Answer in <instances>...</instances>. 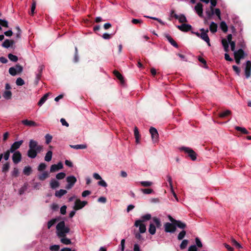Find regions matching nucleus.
Instances as JSON below:
<instances>
[{"mask_svg":"<svg viewBox=\"0 0 251 251\" xmlns=\"http://www.w3.org/2000/svg\"><path fill=\"white\" fill-rule=\"evenodd\" d=\"M29 150L27 155L30 158H35L37 154L40 153L43 150V146L38 145V142L33 139H30L29 142Z\"/></svg>","mask_w":251,"mask_h":251,"instance_id":"obj_1","label":"nucleus"},{"mask_svg":"<svg viewBox=\"0 0 251 251\" xmlns=\"http://www.w3.org/2000/svg\"><path fill=\"white\" fill-rule=\"evenodd\" d=\"M152 220V222H150L148 231L150 234L154 235L156 232V228H161L162 224L160 219L156 217H153Z\"/></svg>","mask_w":251,"mask_h":251,"instance_id":"obj_2","label":"nucleus"},{"mask_svg":"<svg viewBox=\"0 0 251 251\" xmlns=\"http://www.w3.org/2000/svg\"><path fill=\"white\" fill-rule=\"evenodd\" d=\"M58 235H64L65 234L69 233L70 228L65 225L64 221H61L58 223L56 227Z\"/></svg>","mask_w":251,"mask_h":251,"instance_id":"obj_3","label":"nucleus"},{"mask_svg":"<svg viewBox=\"0 0 251 251\" xmlns=\"http://www.w3.org/2000/svg\"><path fill=\"white\" fill-rule=\"evenodd\" d=\"M169 219L170 221L172 222L171 223L176 224L177 226V227L180 229L181 230L179 231L178 235H185L186 234V231L184 230V228L186 227V225L185 223L181 222L179 220H176L172 218L171 216H169Z\"/></svg>","mask_w":251,"mask_h":251,"instance_id":"obj_4","label":"nucleus"},{"mask_svg":"<svg viewBox=\"0 0 251 251\" xmlns=\"http://www.w3.org/2000/svg\"><path fill=\"white\" fill-rule=\"evenodd\" d=\"M164 226V230L166 232L173 233L176 231H179L177 226L174 223H166L165 224Z\"/></svg>","mask_w":251,"mask_h":251,"instance_id":"obj_5","label":"nucleus"},{"mask_svg":"<svg viewBox=\"0 0 251 251\" xmlns=\"http://www.w3.org/2000/svg\"><path fill=\"white\" fill-rule=\"evenodd\" d=\"M180 150L181 151H184L185 153H187L190 158L194 161L197 158V154L196 152L191 148L188 147H181Z\"/></svg>","mask_w":251,"mask_h":251,"instance_id":"obj_6","label":"nucleus"},{"mask_svg":"<svg viewBox=\"0 0 251 251\" xmlns=\"http://www.w3.org/2000/svg\"><path fill=\"white\" fill-rule=\"evenodd\" d=\"M23 70V68L21 65H16L15 67L9 69V73L11 75L15 76L17 74L21 73Z\"/></svg>","mask_w":251,"mask_h":251,"instance_id":"obj_7","label":"nucleus"},{"mask_svg":"<svg viewBox=\"0 0 251 251\" xmlns=\"http://www.w3.org/2000/svg\"><path fill=\"white\" fill-rule=\"evenodd\" d=\"M68 184L66 186V188L68 190L71 189L76 182V178L74 176H68L66 178Z\"/></svg>","mask_w":251,"mask_h":251,"instance_id":"obj_8","label":"nucleus"},{"mask_svg":"<svg viewBox=\"0 0 251 251\" xmlns=\"http://www.w3.org/2000/svg\"><path fill=\"white\" fill-rule=\"evenodd\" d=\"M205 13L208 19H210L214 14L220 18V9L218 8L216 9L214 11V8H210L206 10Z\"/></svg>","mask_w":251,"mask_h":251,"instance_id":"obj_9","label":"nucleus"},{"mask_svg":"<svg viewBox=\"0 0 251 251\" xmlns=\"http://www.w3.org/2000/svg\"><path fill=\"white\" fill-rule=\"evenodd\" d=\"M201 32L199 37L205 41L209 46H210V40L207 35V32H208V29L205 30L204 28H201Z\"/></svg>","mask_w":251,"mask_h":251,"instance_id":"obj_10","label":"nucleus"},{"mask_svg":"<svg viewBox=\"0 0 251 251\" xmlns=\"http://www.w3.org/2000/svg\"><path fill=\"white\" fill-rule=\"evenodd\" d=\"M12 159L15 164H17L22 160V154L20 151L12 152Z\"/></svg>","mask_w":251,"mask_h":251,"instance_id":"obj_11","label":"nucleus"},{"mask_svg":"<svg viewBox=\"0 0 251 251\" xmlns=\"http://www.w3.org/2000/svg\"><path fill=\"white\" fill-rule=\"evenodd\" d=\"M23 142L24 141L22 140L14 142L9 149V151H11V152H16L17 151V150L20 148Z\"/></svg>","mask_w":251,"mask_h":251,"instance_id":"obj_12","label":"nucleus"},{"mask_svg":"<svg viewBox=\"0 0 251 251\" xmlns=\"http://www.w3.org/2000/svg\"><path fill=\"white\" fill-rule=\"evenodd\" d=\"M150 132L151 134L153 142H157L158 139V133L156 129L154 127H151L150 129Z\"/></svg>","mask_w":251,"mask_h":251,"instance_id":"obj_13","label":"nucleus"},{"mask_svg":"<svg viewBox=\"0 0 251 251\" xmlns=\"http://www.w3.org/2000/svg\"><path fill=\"white\" fill-rule=\"evenodd\" d=\"M87 203L86 201H81L79 199H77L75 203L74 209L75 210H79L84 207Z\"/></svg>","mask_w":251,"mask_h":251,"instance_id":"obj_14","label":"nucleus"},{"mask_svg":"<svg viewBox=\"0 0 251 251\" xmlns=\"http://www.w3.org/2000/svg\"><path fill=\"white\" fill-rule=\"evenodd\" d=\"M232 40V35L231 34H229L227 36V40L224 39L222 40V43L224 47L225 50L226 51H227L228 50V43H229L230 41H231Z\"/></svg>","mask_w":251,"mask_h":251,"instance_id":"obj_15","label":"nucleus"},{"mask_svg":"<svg viewBox=\"0 0 251 251\" xmlns=\"http://www.w3.org/2000/svg\"><path fill=\"white\" fill-rule=\"evenodd\" d=\"M251 62L250 61H247L246 62V67L245 69V74L246 77L248 78L251 76Z\"/></svg>","mask_w":251,"mask_h":251,"instance_id":"obj_16","label":"nucleus"},{"mask_svg":"<svg viewBox=\"0 0 251 251\" xmlns=\"http://www.w3.org/2000/svg\"><path fill=\"white\" fill-rule=\"evenodd\" d=\"M24 125L29 127H35L38 126V125L33 121L28 120L27 119L21 121Z\"/></svg>","mask_w":251,"mask_h":251,"instance_id":"obj_17","label":"nucleus"},{"mask_svg":"<svg viewBox=\"0 0 251 251\" xmlns=\"http://www.w3.org/2000/svg\"><path fill=\"white\" fill-rule=\"evenodd\" d=\"M195 10L200 17H203V8L202 5L201 3H197L196 5L195 6Z\"/></svg>","mask_w":251,"mask_h":251,"instance_id":"obj_18","label":"nucleus"},{"mask_svg":"<svg viewBox=\"0 0 251 251\" xmlns=\"http://www.w3.org/2000/svg\"><path fill=\"white\" fill-rule=\"evenodd\" d=\"M151 219V215L150 214H146L141 217L140 219L136 221V224H138L139 222L144 223L149 221Z\"/></svg>","mask_w":251,"mask_h":251,"instance_id":"obj_19","label":"nucleus"},{"mask_svg":"<svg viewBox=\"0 0 251 251\" xmlns=\"http://www.w3.org/2000/svg\"><path fill=\"white\" fill-rule=\"evenodd\" d=\"M63 167V166L62 163L61 162H58L57 164H53L51 166L50 171V172H56L60 169H62Z\"/></svg>","mask_w":251,"mask_h":251,"instance_id":"obj_20","label":"nucleus"},{"mask_svg":"<svg viewBox=\"0 0 251 251\" xmlns=\"http://www.w3.org/2000/svg\"><path fill=\"white\" fill-rule=\"evenodd\" d=\"M134 226L136 227H139V233H144L146 231V226L143 223L139 222L137 225L136 224V222L134 223Z\"/></svg>","mask_w":251,"mask_h":251,"instance_id":"obj_21","label":"nucleus"},{"mask_svg":"<svg viewBox=\"0 0 251 251\" xmlns=\"http://www.w3.org/2000/svg\"><path fill=\"white\" fill-rule=\"evenodd\" d=\"M234 58H239L243 59L245 56V53L242 49H240L237 51H234Z\"/></svg>","mask_w":251,"mask_h":251,"instance_id":"obj_22","label":"nucleus"},{"mask_svg":"<svg viewBox=\"0 0 251 251\" xmlns=\"http://www.w3.org/2000/svg\"><path fill=\"white\" fill-rule=\"evenodd\" d=\"M177 27L183 31H188L190 30L192 28L191 25L185 24H183L181 25H177Z\"/></svg>","mask_w":251,"mask_h":251,"instance_id":"obj_23","label":"nucleus"},{"mask_svg":"<svg viewBox=\"0 0 251 251\" xmlns=\"http://www.w3.org/2000/svg\"><path fill=\"white\" fill-rule=\"evenodd\" d=\"M59 182L55 179H51L50 181V187L51 188L54 189L59 186Z\"/></svg>","mask_w":251,"mask_h":251,"instance_id":"obj_24","label":"nucleus"},{"mask_svg":"<svg viewBox=\"0 0 251 251\" xmlns=\"http://www.w3.org/2000/svg\"><path fill=\"white\" fill-rule=\"evenodd\" d=\"M12 92L10 90H5L2 93V97L6 100H10L12 98Z\"/></svg>","mask_w":251,"mask_h":251,"instance_id":"obj_25","label":"nucleus"},{"mask_svg":"<svg viewBox=\"0 0 251 251\" xmlns=\"http://www.w3.org/2000/svg\"><path fill=\"white\" fill-rule=\"evenodd\" d=\"M165 37L168 40V41L170 42V43L176 48H178V45L177 43L174 40V39L171 37L169 34H166Z\"/></svg>","mask_w":251,"mask_h":251,"instance_id":"obj_26","label":"nucleus"},{"mask_svg":"<svg viewBox=\"0 0 251 251\" xmlns=\"http://www.w3.org/2000/svg\"><path fill=\"white\" fill-rule=\"evenodd\" d=\"M48 97H49V94L48 93L46 94L43 97H42L40 99V100L39 101V102L38 103V105L39 106H42L45 102V101L47 100Z\"/></svg>","mask_w":251,"mask_h":251,"instance_id":"obj_27","label":"nucleus"},{"mask_svg":"<svg viewBox=\"0 0 251 251\" xmlns=\"http://www.w3.org/2000/svg\"><path fill=\"white\" fill-rule=\"evenodd\" d=\"M70 146L71 148L76 150L85 149L87 148V145L86 144L70 145Z\"/></svg>","mask_w":251,"mask_h":251,"instance_id":"obj_28","label":"nucleus"},{"mask_svg":"<svg viewBox=\"0 0 251 251\" xmlns=\"http://www.w3.org/2000/svg\"><path fill=\"white\" fill-rule=\"evenodd\" d=\"M67 193V191L64 189H60L55 192V196L58 198H61Z\"/></svg>","mask_w":251,"mask_h":251,"instance_id":"obj_29","label":"nucleus"},{"mask_svg":"<svg viewBox=\"0 0 251 251\" xmlns=\"http://www.w3.org/2000/svg\"><path fill=\"white\" fill-rule=\"evenodd\" d=\"M49 176V174L48 172H44L42 174L38 176V178L39 180L43 181L48 178Z\"/></svg>","mask_w":251,"mask_h":251,"instance_id":"obj_30","label":"nucleus"},{"mask_svg":"<svg viewBox=\"0 0 251 251\" xmlns=\"http://www.w3.org/2000/svg\"><path fill=\"white\" fill-rule=\"evenodd\" d=\"M134 134L135 138V139H136V142L137 143H139V139H140V134H139V132L138 129L137 127H135V128H134Z\"/></svg>","mask_w":251,"mask_h":251,"instance_id":"obj_31","label":"nucleus"},{"mask_svg":"<svg viewBox=\"0 0 251 251\" xmlns=\"http://www.w3.org/2000/svg\"><path fill=\"white\" fill-rule=\"evenodd\" d=\"M231 114V111L229 110H226L221 112V118H226Z\"/></svg>","mask_w":251,"mask_h":251,"instance_id":"obj_32","label":"nucleus"},{"mask_svg":"<svg viewBox=\"0 0 251 251\" xmlns=\"http://www.w3.org/2000/svg\"><path fill=\"white\" fill-rule=\"evenodd\" d=\"M217 25L214 22H212L210 25L209 29L212 33H214L217 31Z\"/></svg>","mask_w":251,"mask_h":251,"instance_id":"obj_33","label":"nucleus"},{"mask_svg":"<svg viewBox=\"0 0 251 251\" xmlns=\"http://www.w3.org/2000/svg\"><path fill=\"white\" fill-rule=\"evenodd\" d=\"M52 151H48L45 156V160L47 162L50 161L52 159Z\"/></svg>","mask_w":251,"mask_h":251,"instance_id":"obj_34","label":"nucleus"},{"mask_svg":"<svg viewBox=\"0 0 251 251\" xmlns=\"http://www.w3.org/2000/svg\"><path fill=\"white\" fill-rule=\"evenodd\" d=\"M221 30L225 33L227 31L228 27L226 22L224 21L221 22Z\"/></svg>","mask_w":251,"mask_h":251,"instance_id":"obj_35","label":"nucleus"},{"mask_svg":"<svg viewBox=\"0 0 251 251\" xmlns=\"http://www.w3.org/2000/svg\"><path fill=\"white\" fill-rule=\"evenodd\" d=\"M31 168L30 166H26L23 170V173L28 176L31 174Z\"/></svg>","mask_w":251,"mask_h":251,"instance_id":"obj_36","label":"nucleus"},{"mask_svg":"<svg viewBox=\"0 0 251 251\" xmlns=\"http://www.w3.org/2000/svg\"><path fill=\"white\" fill-rule=\"evenodd\" d=\"M9 168H10L9 163V162H6L2 166V172H3L4 173H7L8 171V170L9 169Z\"/></svg>","mask_w":251,"mask_h":251,"instance_id":"obj_37","label":"nucleus"},{"mask_svg":"<svg viewBox=\"0 0 251 251\" xmlns=\"http://www.w3.org/2000/svg\"><path fill=\"white\" fill-rule=\"evenodd\" d=\"M61 241L62 243L65 245H69L71 243L70 239L66 238V236H61Z\"/></svg>","mask_w":251,"mask_h":251,"instance_id":"obj_38","label":"nucleus"},{"mask_svg":"<svg viewBox=\"0 0 251 251\" xmlns=\"http://www.w3.org/2000/svg\"><path fill=\"white\" fill-rule=\"evenodd\" d=\"M231 243L232 246H234L236 248L238 249H240L242 248L241 245L234 239H232Z\"/></svg>","mask_w":251,"mask_h":251,"instance_id":"obj_39","label":"nucleus"},{"mask_svg":"<svg viewBox=\"0 0 251 251\" xmlns=\"http://www.w3.org/2000/svg\"><path fill=\"white\" fill-rule=\"evenodd\" d=\"M44 66L43 65H40L38 67V73L36 75V77L38 79H40L41 76L42 71L44 69Z\"/></svg>","mask_w":251,"mask_h":251,"instance_id":"obj_40","label":"nucleus"},{"mask_svg":"<svg viewBox=\"0 0 251 251\" xmlns=\"http://www.w3.org/2000/svg\"><path fill=\"white\" fill-rule=\"evenodd\" d=\"M235 128L236 130L241 131L242 133L245 134H248L249 133L248 130L244 127L236 126Z\"/></svg>","mask_w":251,"mask_h":251,"instance_id":"obj_41","label":"nucleus"},{"mask_svg":"<svg viewBox=\"0 0 251 251\" xmlns=\"http://www.w3.org/2000/svg\"><path fill=\"white\" fill-rule=\"evenodd\" d=\"M13 43V42L6 39L5 40L2 44V46L5 48H8Z\"/></svg>","mask_w":251,"mask_h":251,"instance_id":"obj_42","label":"nucleus"},{"mask_svg":"<svg viewBox=\"0 0 251 251\" xmlns=\"http://www.w3.org/2000/svg\"><path fill=\"white\" fill-rule=\"evenodd\" d=\"M8 57L10 60L13 62H16L18 60V57L11 53L8 55Z\"/></svg>","mask_w":251,"mask_h":251,"instance_id":"obj_43","label":"nucleus"},{"mask_svg":"<svg viewBox=\"0 0 251 251\" xmlns=\"http://www.w3.org/2000/svg\"><path fill=\"white\" fill-rule=\"evenodd\" d=\"M16 84L18 86H22L25 84V81L21 77H18L16 81Z\"/></svg>","mask_w":251,"mask_h":251,"instance_id":"obj_44","label":"nucleus"},{"mask_svg":"<svg viewBox=\"0 0 251 251\" xmlns=\"http://www.w3.org/2000/svg\"><path fill=\"white\" fill-rule=\"evenodd\" d=\"M114 74L121 82L123 81V77L119 72L114 71Z\"/></svg>","mask_w":251,"mask_h":251,"instance_id":"obj_45","label":"nucleus"},{"mask_svg":"<svg viewBox=\"0 0 251 251\" xmlns=\"http://www.w3.org/2000/svg\"><path fill=\"white\" fill-rule=\"evenodd\" d=\"M10 153H11V151L8 150L3 154V158L5 160L7 161L9 159Z\"/></svg>","mask_w":251,"mask_h":251,"instance_id":"obj_46","label":"nucleus"},{"mask_svg":"<svg viewBox=\"0 0 251 251\" xmlns=\"http://www.w3.org/2000/svg\"><path fill=\"white\" fill-rule=\"evenodd\" d=\"M140 183L144 187H149L152 184V183L149 181H143L140 182Z\"/></svg>","mask_w":251,"mask_h":251,"instance_id":"obj_47","label":"nucleus"},{"mask_svg":"<svg viewBox=\"0 0 251 251\" xmlns=\"http://www.w3.org/2000/svg\"><path fill=\"white\" fill-rule=\"evenodd\" d=\"M66 176V174L64 172H61L59 173H58L56 175V178L57 179H63Z\"/></svg>","mask_w":251,"mask_h":251,"instance_id":"obj_48","label":"nucleus"},{"mask_svg":"<svg viewBox=\"0 0 251 251\" xmlns=\"http://www.w3.org/2000/svg\"><path fill=\"white\" fill-rule=\"evenodd\" d=\"M45 139H46V143L47 144H49L51 141L52 137L51 135H50L49 134H47L45 135Z\"/></svg>","mask_w":251,"mask_h":251,"instance_id":"obj_49","label":"nucleus"},{"mask_svg":"<svg viewBox=\"0 0 251 251\" xmlns=\"http://www.w3.org/2000/svg\"><path fill=\"white\" fill-rule=\"evenodd\" d=\"M187 244L188 241L187 240H183L180 245V248L181 250L185 249L187 246Z\"/></svg>","mask_w":251,"mask_h":251,"instance_id":"obj_50","label":"nucleus"},{"mask_svg":"<svg viewBox=\"0 0 251 251\" xmlns=\"http://www.w3.org/2000/svg\"><path fill=\"white\" fill-rule=\"evenodd\" d=\"M56 222V219H53L50 220L48 223V228L49 229L53 225L55 224Z\"/></svg>","mask_w":251,"mask_h":251,"instance_id":"obj_51","label":"nucleus"},{"mask_svg":"<svg viewBox=\"0 0 251 251\" xmlns=\"http://www.w3.org/2000/svg\"><path fill=\"white\" fill-rule=\"evenodd\" d=\"M178 21L180 23H185L187 22V19L185 16L181 14L179 16Z\"/></svg>","mask_w":251,"mask_h":251,"instance_id":"obj_52","label":"nucleus"},{"mask_svg":"<svg viewBox=\"0 0 251 251\" xmlns=\"http://www.w3.org/2000/svg\"><path fill=\"white\" fill-rule=\"evenodd\" d=\"M60 249V246L58 245H54L50 246V249L51 251H58Z\"/></svg>","mask_w":251,"mask_h":251,"instance_id":"obj_53","label":"nucleus"},{"mask_svg":"<svg viewBox=\"0 0 251 251\" xmlns=\"http://www.w3.org/2000/svg\"><path fill=\"white\" fill-rule=\"evenodd\" d=\"M0 25L7 27L8 26V22L5 20H2L0 19Z\"/></svg>","mask_w":251,"mask_h":251,"instance_id":"obj_54","label":"nucleus"},{"mask_svg":"<svg viewBox=\"0 0 251 251\" xmlns=\"http://www.w3.org/2000/svg\"><path fill=\"white\" fill-rule=\"evenodd\" d=\"M166 177H167V180L169 184L170 188H171L173 187L172 177L170 175H168Z\"/></svg>","mask_w":251,"mask_h":251,"instance_id":"obj_55","label":"nucleus"},{"mask_svg":"<svg viewBox=\"0 0 251 251\" xmlns=\"http://www.w3.org/2000/svg\"><path fill=\"white\" fill-rule=\"evenodd\" d=\"M46 167H47V165L45 163H41L39 164V165L38 167V170L39 171H42L45 170L46 169Z\"/></svg>","mask_w":251,"mask_h":251,"instance_id":"obj_56","label":"nucleus"},{"mask_svg":"<svg viewBox=\"0 0 251 251\" xmlns=\"http://www.w3.org/2000/svg\"><path fill=\"white\" fill-rule=\"evenodd\" d=\"M27 189V186H26V185L25 184L23 187H22L20 189H19V193L20 195L23 194L25 191Z\"/></svg>","mask_w":251,"mask_h":251,"instance_id":"obj_57","label":"nucleus"},{"mask_svg":"<svg viewBox=\"0 0 251 251\" xmlns=\"http://www.w3.org/2000/svg\"><path fill=\"white\" fill-rule=\"evenodd\" d=\"M232 68H233L234 71L236 73V74L238 75H239L240 74V68L238 67H237V66H235V65H233L232 66Z\"/></svg>","mask_w":251,"mask_h":251,"instance_id":"obj_58","label":"nucleus"},{"mask_svg":"<svg viewBox=\"0 0 251 251\" xmlns=\"http://www.w3.org/2000/svg\"><path fill=\"white\" fill-rule=\"evenodd\" d=\"M19 174V170L17 168H14L13 171L11 172V175L13 176L16 177Z\"/></svg>","mask_w":251,"mask_h":251,"instance_id":"obj_59","label":"nucleus"},{"mask_svg":"<svg viewBox=\"0 0 251 251\" xmlns=\"http://www.w3.org/2000/svg\"><path fill=\"white\" fill-rule=\"evenodd\" d=\"M142 191L145 194H149L153 192V190L151 189L148 188V189H142Z\"/></svg>","mask_w":251,"mask_h":251,"instance_id":"obj_60","label":"nucleus"},{"mask_svg":"<svg viewBox=\"0 0 251 251\" xmlns=\"http://www.w3.org/2000/svg\"><path fill=\"white\" fill-rule=\"evenodd\" d=\"M78 60V50L76 47H75V54L74 57V61L75 62H77Z\"/></svg>","mask_w":251,"mask_h":251,"instance_id":"obj_61","label":"nucleus"},{"mask_svg":"<svg viewBox=\"0 0 251 251\" xmlns=\"http://www.w3.org/2000/svg\"><path fill=\"white\" fill-rule=\"evenodd\" d=\"M223 245L227 249L228 251H234V249L228 244L226 243H224Z\"/></svg>","mask_w":251,"mask_h":251,"instance_id":"obj_62","label":"nucleus"},{"mask_svg":"<svg viewBox=\"0 0 251 251\" xmlns=\"http://www.w3.org/2000/svg\"><path fill=\"white\" fill-rule=\"evenodd\" d=\"M98 184L104 187H106L107 186V184L106 183V182L104 180H102V179L100 181L98 182Z\"/></svg>","mask_w":251,"mask_h":251,"instance_id":"obj_63","label":"nucleus"},{"mask_svg":"<svg viewBox=\"0 0 251 251\" xmlns=\"http://www.w3.org/2000/svg\"><path fill=\"white\" fill-rule=\"evenodd\" d=\"M188 251H197V248L195 245H192L189 247Z\"/></svg>","mask_w":251,"mask_h":251,"instance_id":"obj_64","label":"nucleus"}]
</instances>
